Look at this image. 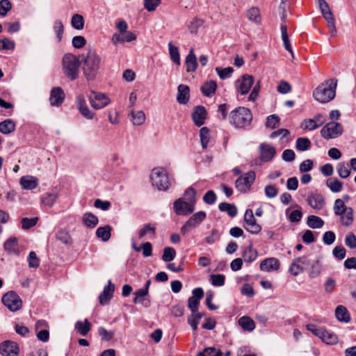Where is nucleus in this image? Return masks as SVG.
Wrapping results in <instances>:
<instances>
[{
	"mask_svg": "<svg viewBox=\"0 0 356 356\" xmlns=\"http://www.w3.org/2000/svg\"><path fill=\"white\" fill-rule=\"evenodd\" d=\"M335 316L340 322L348 323L350 321L348 309L343 305H338L335 309Z\"/></svg>",
	"mask_w": 356,
	"mask_h": 356,
	"instance_id": "29",
	"label": "nucleus"
},
{
	"mask_svg": "<svg viewBox=\"0 0 356 356\" xmlns=\"http://www.w3.org/2000/svg\"><path fill=\"white\" fill-rule=\"evenodd\" d=\"M15 46L14 41L8 38L0 40V51L3 50H13L15 49Z\"/></svg>",
	"mask_w": 356,
	"mask_h": 356,
	"instance_id": "58",
	"label": "nucleus"
},
{
	"mask_svg": "<svg viewBox=\"0 0 356 356\" xmlns=\"http://www.w3.org/2000/svg\"><path fill=\"white\" fill-rule=\"evenodd\" d=\"M312 143L308 138H298L296 142V148L298 151L304 152L311 147Z\"/></svg>",
	"mask_w": 356,
	"mask_h": 356,
	"instance_id": "43",
	"label": "nucleus"
},
{
	"mask_svg": "<svg viewBox=\"0 0 356 356\" xmlns=\"http://www.w3.org/2000/svg\"><path fill=\"white\" fill-rule=\"evenodd\" d=\"M38 220L39 218L38 217L22 218L21 220L22 228L25 230L29 229L37 224Z\"/></svg>",
	"mask_w": 356,
	"mask_h": 356,
	"instance_id": "52",
	"label": "nucleus"
},
{
	"mask_svg": "<svg viewBox=\"0 0 356 356\" xmlns=\"http://www.w3.org/2000/svg\"><path fill=\"white\" fill-rule=\"evenodd\" d=\"M323 16L327 23V26L330 30L331 36L335 35V34L337 33V29H336V26H335L334 18L332 11L330 10L328 13L323 14Z\"/></svg>",
	"mask_w": 356,
	"mask_h": 356,
	"instance_id": "45",
	"label": "nucleus"
},
{
	"mask_svg": "<svg viewBox=\"0 0 356 356\" xmlns=\"http://www.w3.org/2000/svg\"><path fill=\"white\" fill-rule=\"evenodd\" d=\"M337 80L331 79L319 85L313 92L314 99L321 103L331 101L336 95Z\"/></svg>",
	"mask_w": 356,
	"mask_h": 356,
	"instance_id": "3",
	"label": "nucleus"
},
{
	"mask_svg": "<svg viewBox=\"0 0 356 356\" xmlns=\"http://www.w3.org/2000/svg\"><path fill=\"white\" fill-rule=\"evenodd\" d=\"M244 228L253 234H259L261 230L260 225L257 223V220L254 216L252 209H248L245 211L244 215Z\"/></svg>",
	"mask_w": 356,
	"mask_h": 356,
	"instance_id": "12",
	"label": "nucleus"
},
{
	"mask_svg": "<svg viewBox=\"0 0 356 356\" xmlns=\"http://www.w3.org/2000/svg\"><path fill=\"white\" fill-rule=\"evenodd\" d=\"M57 199V195L55 193H47L44 195L42 198V202L48 207H51Z\"/></svg>",
	"mask_w": 356,
	"mask_h": 356,
	"instance_id": "60",
	"label": "nucleus"
},
{
	"mask_svg": "<svg viewBox=\"0 0 356 356\" xmlns=\"http://www.w3.org/2000/svg\"><path fill=\"white\" fill-rule=\"evenodd\" d=\"M229 122L237 129H245L252 120L250 109L239 106L231 111L229 116Z\"/></svg>",
	"mask_w": 356,
	"mask_h": 356,
	"instance_id": "4",
	"label": "nucleus"
},
{
	"mask_svg": "<svg viewBox=\"0 0 356 356\" xmlns=\"http://www.w3.org/2000/svg\"><path fill=\"white\" fill-rule=\"evenodd\" d=\"M209 129L204 127L200 130L201 145L203 149H206L209 141Z\"/></svg>",
	"mask_w": 356,
	"mask_h": 356,
	"instance_id": "53",
	"label": "nucleus"
},
{
	"mask_svg": "<svg viewBox=\"0 0 356 356\" xmlns=\"http://www.w3.org/2000/svg\"><path fill=\"white\" fill-rule=\"evenodd\" d=\"M19 184L24 190H33L38 187V179L33 176H23L19 179Z\"/></svg>",
	"mask_w": 356,
	"mask_h": 356,
	"instance_id": "25",
	"label": "nucleus"
},
{
	"mask_svg": "<svg viewBox=\"0 0 356 356\" xmlns=\"http://www.w3.org/2000/svg\"><path fill=\"white\" fill-rule=\"evenodd\" d=\"M173 210L178 216H187L193 213L195 206L179 197L173 202Z\"/></svg>",
	"mask_w": 356,
	"mask_h": 356,
	"instance_id": "13",
	"label": "nucleus"
},
{
	"mask_svg": "<svg viewBox=\"0 0 356 356\" xmlns=\"http://www.w3.org/2000/svg\"><path fill=\"white\" fill-rule=\"evenodd\" d=\"M83 224L89 228H94L98 224V218L92 213H86L83 216Z\"/></svg>",
	"mask_w": 356,
	"mask_h": 356,
	"instance_id": "38",
	"label": "nucleus"
},
{
	"mask_svg": "<svg viewBox=\"0 0 356 356\" xmlns=\"http://www.w3.org/2000/svg\"><path fill=\"white\" fill-rule=\"evenodd\" d=\"M76 107L80 113L87 120H92L95 116V113L91 111L86 103L83 95H79L76 98Z\"/></svg>",
	"mask_w": 356,
	"mask_h": 356,
	"instance_id": "17",
	"label": "nucleus"
},
{
	"mask_svg": "<svg viewBox=\"0 0 356 356\" xmlns=\"http://www.w3.org/2000/svg\"><path fill=\"white\" fill-rule=\"evenodd\" d=\"M72 26L76 30H81L84 27L83 17L79 14H74L71 19Z\"/></svg>",
	"mask_w": 356,
	"mask_h": 356,
	"instance_id": "48",
	"label": "nucleus"
},
{
	"mask_svg": "<svg viewBox=\"0 0 356 356\" xmlns=\"http://www.w3.org/2000/svg\"><path fill=\"white\" fill-rule=\"evenodd\" d=\"M247 18L255 22L256 24H259L261 22V15L259 9L257 7H252L248 9L246 12Z\"/></svg>",
	"mask_w": 356,
	"mask_h": 356,
	"instance_id": "39",
	"label": "nucleus"
},
{
	"mask_svg": "<svg viewBox=\"0 0 356 356\" xmlns=\"http://www.w3.org/2000/svg\"><path fill=\"white\" fill-rule=\"evenodd\" d=\"M216 71L221 79H225L232 75L234 70L232 67H228L223 69L216 67Z\"/></svg>",
	"mask_w": 356,
	"mask_h": 356,
	"instance_id": "57",
	"label": "nucleus"
},
{
	"mask_svg": "<svg viewBox=\"0 0 356 356\" xmlns=\"http://www.w3.org/2000/svg\"><path fill=\"white\" fill-rule=\"evenodd\" d=\"M103 64L102 56L95 49H88L82 58V70L85 79L88 81L95 80Z\"/></svg>",
	"mask_w": 356,
	"mask_h": 356,
	"instance_id": "1",
	"label": "nucleus"
},
{
	"mask_svg": "<svg viewBox=\"0 0 356 356\" xmlns=\"http://www.w3.org/2000/svg\"><path fill=\"white\" fill-rule=\"evenodd\" d=\"M2 302L11 312L18 311L22 305L20 297L15 291H9L2 297Z\"/></svg>",
	"mask_w": 356,
	"mask_h": 356,
	"instance_id": "9",
	"label": "nucleus"
},
{
	"mask_svg": "<svg viewBox=\"0 0 356 356\" xmlns=\"http://www.w3.org/2000/svg\"><path fill=\"white\" fill-rule=\"evenodd\" d=\"M169 54L172 61L177 65H180V54L179 48L174 46L172 42L168 43Z\"/></svg>",
	"mask_w": 356,
	"mask_h": 356,
	"instance_id": "44",
	"label": "nucleus"
},
{
	"mask_svg": "<svg viewBox=\"0 0 356 356\" xmlns=\"http://www.w3.org/2000/svg\"><path fill=\"white\" fill-rule=\"evenodd\" d=\"M91 106L96 110L106 107L110 103V99L104 94L92 90L88 96Z\"/></svg>",
	"mask_w": 356,
	"mask_h": 356,
	"instance_id": "11",
	"label": "nucleus"
},
{
	"mask_svg": "<svg viewBox=\"0 0 356 356\" xmlns=\"http://www.w3.org/2000/svg\"><path fill=\"white\" fill-rule=\"evenodd\" d=\"M204 24V20L199 18H195L188 25V29L191 33H196L198 29Z\"/></svg>",
	"mask_w": 356,
	"mask_h": 356,
	"instance_id": "59",
	"label": "nucleus"
},
{
	"mask_svg": "<svg viewBox=\"0 0 356 356\" xmlns=\"http://www.w3.org/2000/svg\"><path fill=\"white\" fill-rule=\"evenodd\" d=\"M176 256V251L173 248L166 247L163 250L162 259L164 261L169 262L172 261Z\"/></svg>",
	"mask_w": 356,
	"mask_h": 356,
	"instance_id": "54",
	"label": "nucleus"
},
{
	"mask_svg": "<svg viewBox=\"0 0 356 356\" xmlns=\"http://www.w3.org/2000/svg\"><path fill=\"white\" fill-rule=\"evenodd\" d=\"M65 93L60 87L53 88L51 90L49 101L52 106H58L64 101Z\"/></svg>",
	"mask_w": 356,
	"mask_h": 356,
	"instance_id": "20",
	"label": "nucleus"
},
{
	"mask_svg": "<svg viewBox=\"0 0 356 356\" xmlns=\"http://www.w3.org/2000/svg\"><path fill=\"white\" fill-rule=\"evenodd\" d=\"M349 199L348 195H344L343 200H335L333 207L334 215L340 216V222L345 227L351 225L354 220L353 209L345 205V202H348Z\"/></svg>",
	"mask_w": 356,
	"mask_h": 356,
	"instance_id": "2",
	"label": "nucleus"
},
{
	"mask_svg": "<svg viewBox=\"0 0 356 356\" xmlns=\"http://www.w3.org/2000/svg\"><path fill=\"white\" fill-rule=\"evenodd\" d=\"M323 334L321 335V340L326 343L327 344L334 345L338 342L337 336L333 332H329L326 330L325 328L323 329Z\"/></svg>",
	"mask_w": 356,
	"mask_h": 356,
	"instance_id": "42",
	"label": "nucleus"
},
{
	"mask_svg": "<svg viewBox=\"0 0 356 356\" xmlns=\"http://www.w3.org/2000/svg\"><path fill=\"white\" fill-rule=\"evenodd\" d=\"M115 291V286L112 284L111 281L109 280L108 285L104 286L103 291L99 296V303L102 305L107 304L112 298Z\"/></svg>",
	"mask_w": 356,
	"mask_h": 356,
	"instance_id": "21",
	"label": "nucleus"
},
{
	"mask_svg": "<svg viewBox=\"0 0 356 356\" xmlns=\"http://www.w3.org/2000/svg\"><path fill=\"white\" fill-rule=\"evenodd\" d=\"M310 268L308 272L310 278L317 277L321 273L322 266L319 259L311 261Z\"/></svg>",
	"mask_w": 356,
	"mask_h": 356,
	"instance_id": "30",
	"label": "nucleus"
},
{
	"mask_svg": "<svg viewBox=\"0 0 356 356\" xmlns=\"http://www.w3.org/2000/svg\"><path fill=\"white\" fill-rule=\"evenodd\" d=\"M259 159L263 162L270 161L276 154L275 148L270 144L263 143L259 147Z\"/></svg>",
	"mask_w": 356,
	"mask_h": 356,
	"instance_id": "16",
	"label": "nucleus"
},
{
	"mask_svg": "<svg viewBox=\"0 0 356 356\" xmlns=\"http://www.w3.org/2000/svg\"><path fill=\"white\" fill-rule=\"evenodd\" d=\"M257 256L258 253L257 250L252 248V246L246 248L243 253L244 261L248 263L254 261L257 259Z\"/></svg>",
	"mask_w": 356,
	"mask_h": 356,
	"instance_id": "46",
	"label": "nucleus"
},
{
	"mask_svg": "<svg viewBox=\"0 0 356 356\" xmlns=\"http://www.w3.org/2000/svg\"><path fill=\"white\" fill-rule=\"evenodd\" d=\"M311 264V260L307 256L295 258L289 266V271L294 276L303 273Z\"/></svg>",
	"mask_w": 356,
	"mask_h": 356,
	"instance_id": "10",
	"label": "nucleus"
},
{
	"mask_svg": "<svg viewBox=\"0 0 356 356\" xmlns=\"http://www.w3.org/2000/svg\"><path fill=\"white\" fill-rule=\"evenodd\" d=\"M343 132V126L337 122L327 123L321 130V136L325 140L336 138Z\"/></svg>",
	"mask_w": 356,
	"mask_h": 356,
	"instance_id": "8",
	"label": "nucleus"
},
{
	"mask_svg": "<svg viewBox=\"0 0 356 356\" xmlns=\"http://www.w3.org/2000/svg\"><path fill=\"white\" fill-rule=\"evenodd\" d=\"M307 202L313 209L321 210L325 205V199L321 194L314 193L308 196Z\"/></svg>",
	"mask_w": 356,
	"mask_h": 356,
	"instance_id": "24",
	"label": "nucleus"
},
{
	"mask_svg": "<svg viewBox=\"0 0 356 356\" xmlns=\"http://www.w3.org/2000/svg\"><path fill=\"white\" fill-rule=\"evenodd\" d=\"M74 327L81 335L86 336L90 330L91 325L88 319H85L84 322L78 321Z\"/></svg>",
	"mask_w": 356,
	"mask_h": 356,
	"instance_id": "37",
	"label": "nucleus"
},
{
	"mask_svg": "<svg viewBox=\"0 0 356 356\" xmlns=\"http://www.w3.org/2000/svg\"><path fill=\"white\" fill-rule=\"evenodd\" d=\"M280 118L277 115H270L267 118L266 126L273 129L278 126Z\"/></svg>",
	"mask_w": 356,
	"mask_h": 356,
	"instance_id": "62",
	"label": "nucleus"
},
{
	"mask_svg": "<svg viewBox=\"0 0 356 356\" xmlns=\"http://www.w3.org/2000/svg\"><path fill=\"white\" fill-rule=\"evenodd\" d=\"M80 60L72 54H66L63 58V70L65 75L71 81L79 77Z\"/></svg>",
	"mask_w": 356,
	"mask_h": 356,
	"instance_id": "5",
	"label": "nucleus"
},
{
	"mask_svg": "<svg viewBox=\"0 0 356 356\" xmlns=\"http://www.w3.org/2000/svg\"><path fill=\"white\" fill-rule=\"evenodd\" d=\"M131 121L134 125H141L145 120V115L142 111H131Z\"/></svg>",
	"mask_w": 356,
	"mask_h": 356,
	"instance_id": "49",
	"label": "nucleus"
},
{
	"mask_svg": "<svg viewBox=\"0 0 356 356\" xmlns=\"http://www.w3.org/2000/svg\"><path fill=\"white\" fill-rule=\"evenodd\" d=\"M225 276L222 274L211 275V284L215 286H222L225 284Z\"/></svg>",
	"mask_w": 356,
	"mask_h": 356,
	"instance_id": "61",
	"label": "nucleus"
},
{
	"mask_svg": "<svg viewBox=\"0 0 356 356\" xmlns=\"http://www.w3.org/2000/svg\"><path fill=\"white\" fill-rule=\"evenodd\" d=\"M15 129V123L13 120L7 119L0 122V132L9 134Z\"/></svg>",
	"mask_w": 356,
	"mask_h": 356,
	"instance_id": "32",
	"label": "nucleus"
},
{
	"mask_svg": "<svg viewBox=\"0 0 356 356\" xmlns=\"http://www.w3.org/2000/svg\"><path fill=\"white\" fill-rule=\"evenodd\" d=\"M222 353L220 350H216L213 347H209L200 352L196 356H222Z\"/></svg>",
	"mask_w": 356,
	"mask_h": 356,
	"instance_id": "56",
	"label": "nucleus"
},
{
	"mask_svg": "<svg viewBox=\"0 0 356 356\" xmlns=\"http://www.w3.org/2000/svg\"><path fill=\"white\" fill-rule=\"evenodd\" d=\"M216 199V195L212 190L208 191L203 196V201L209 205L213 204Z\"/></svg>",
	"mask_w": 356,
	"mask_h": 356,
	"instance_id": "63",
	"label": "nucleus"
},
{
	"mask_svg": "<svg viewBox=\"0 0 356 356\" xmlns=\"http://www.w3.org/2000/svg\"><path fill=\"white\" fill-rule=\"evenodd\" d=\"M280 263L275 257L267 258L263 260L260 264V269L262 271L270 272L277 270L280 268Z\"/></svg>",
	"mask_w": 356,
	"mask_h": 356,
	"instance_id": "22",
	"label": "nucleus"
},
{
	"mask_svg": "<svg viewBox=\"0 0 356 356\" xmlns=\"http://www.w3.org/2000/svg\"><path fill=\"white\" fill-rule=\"evenodd\" d=\"M3 248L9 254L18 256L20 254L18 240L16 237H10L8 238L3 244Z\"/></svg>",
	"mask_w": 356,
	"mask_h": 356,
	"instance_id": "23",
	"label": "nucleus"
},
{
	"mask_svg": "<svg viewBox=\"0 0 356 356\" xmlns=\"http://www.w3.org/2000/svg\"><path fill=\"white\" fill-rule=\"evenodd\" d=\"M111 227L106 225L104 227H99L96 230V235L100 238L104 242L108 241L111 238Z\"/></svg>",
	"mask_w": 356,
	"mask_h": 356,
	"instance_id": "35",
	"label": "nucleus"
},
{
	"mask_svg": "<svg viewBox=\"0 0 356 356\" xmlns=\"http://www.w3.org/2000/svg\"><path fill=\"white\" fill-rule=\"evenodd\" d=\"M19 348L17 343L6 341L0 344V353L3 356H17Z\"/></svg>",
	"mask_w": 356,
	"mask_h": 356,
	"instance_id": "18",
	"label": "nucleus"
},
{
	"mask_svg": "<svg viewBox=\"0 0 356 356\" xmlns=\"http://www.w3.org/2000/svg\"><path fill=\"white\" fill-rule=\"evenodd\" d=\"M190 97V88L188 86L180 84L177 88V101L180 104H186Z\"/></svg>",
	"mask_w": 356,
	"mask_h": 356,
	"instance_id": "26",
	"label": "nucleus"
},
{
	"mask_svg": "<svg viewBox=\"0 0 356 356\" xmlns=\"http://www.w3.org/2000/svg\"><path fill=\"white\" fill-rule=\"evenodd\" d=\"M238 325L245 331L251 332L255 328L254 321L249 316H244L238 319Z\"/></svg>",
	"mask_w": 356,
	"mask_h": 356,
	"instance_id": "31",
	"label": "nucleus"
},
{
	"mask_svg": "<svg viewBox=\"0 0 356 356\" xmlns=\"http://www.w3.org/2000/svg\"><path fill=\"white\" fill-rule=\"evenodd\" d=\"M150 180L152 186L159 191H167L170 185L168 175L163 168H154L150 175Z\"/></svg>",
	"mask_w": 356,
	"mask_h": 356,
	"instance_id": "6",
	"label": "nucleus"
},
{
	"mask_svg": "<svg viewBox=\"0 0 356 356\" xmlns=\"http://www.w3.org/2000/svg\"><path fill=\"white\" fill-rule=\"evenodd\" d=\"M54 31L56 35V39L58 42H60L63 38V34L64 32V26L62 22L59 19H57L54 23Z\"/></svg>",
	"mask_w": 356,
	"mask_h": 356,
	"instance_id": "51",
	"label": "nucleus"
},
{
	"mask_svg": "<svg viewBox=\"0 0 356 356\" xmlns=\"http://www.w3.org/2000/svg\"><path fill=\"white\" fill-rule=\"evenodd\" d=\"M217 89V83L215 81L211 80L206 81L200 88L202 94L206 97L213 96Z\"/></svg>",
	"mask_w": 356,
	"mask_h": 356,
	"instance_id": "28",
	"label": "nucleus"
},
{
	"mask_svg": "<svg viewBox=\"0 0 356 356\" xmlns=\"http://www.w3.org/2000/svg\"><path fill=\"white\" fill-rule=\"evenodd\" d=\"M326 186L333 193H339L341 191L343 183L337 178H329L326 181Z\"/></svg>",
	"mask_w": 356,
	"mask_h": 356,
	"instance_id": "40",
	"label": "nucleus"
},
{
	"mask_svg": "<svg viewBox=\"0 0 356 356\" xmlns=\"http://www.w3.org/2000/svg\"><path fill=\"white\" fill-rule=\"evenodd\" d=\"M218 209L220 211L226 212L230 217H235L237 215V208L234 204L227 202L220 203Z\"/></svg>",
	"mask_w": 356,
	"mask_h": 356,
	"instance_id": "36",
	"label": "nucleus"
},
{
	"mask_svg": "<svg viewBox=\"0 0 356 356\" xmlns=\"http://www.w3.org/2000/svg\"><path fill=\"white\" fill-rule=\"evenodd\" d=\"M207 213L200 211L193 213L188 220L181 227V233L184 235L187 234L191 230L197 228L206 219Z\"/></svg>",
	"mask_w": 356,
	"mask_h": 356,
	"instance_id": "7",
	"label": "nucleus"
},
{
	"mask_svg": "<svg viewBox=\"0 0 356 356\" xmlns=\"http://www.w3.org/2000/svg\"><path fill=\"white\" fill-rule=\"evenodd\" d=\"M185 64L186 71L188 72H193L196 70L197 67V58L194 54V51L191 49L188 54L186 57Z\"/></svg>",
	"mask_w": 356,
	"mask_h": 356,
	"instance_id": "27",
	"label": "nucleus"
},
{
	"mask_svg": "<svg viewBox=\"0 0 356 356\" xmlns=\"http://www.w3.org/2000/svg\"><path fill=\"white\" fill-rule=\"evenodd\" d=\"M181 198H184L185 201L191 203L193 206L196 203V191L193 187L188 188Z\"/></svg>",
	"mask_w": 356,
	"mask_h": 356,
	"instance_id": "50",
	"label": "nucleus"
},
{
	"mask_svg": "<svg viewBox=\"0 0 356 356\" xmlns=\"http://www.w3.org/2000/svg\"><path fill=\"white\" fill-rule=\"evenodd\" d=\"M255 180V172L250 171L238 177L236 181V188L241 192H246Z\"/></svg>",
	"mask_w": 356,
	"mask_h": 356,
	"instance_id": "15",
	"label": "nucleus"
},
{
	"mask_svg": "<svg viewBox=\"0 0 356 356\" xmlns=\"http://www.w3.org/2000/svg\"><path fill=\"white\" fill-rule=\"evenodd\" d=\"M345 244L350 249L356 248V236L353 233H349L345 238Z\"/></svg>",
	"mask_w": 356,
	"mask_h": 356,
	"instance_id": "64",
	"label": "nucleus"
},
{
	"mask_svg": "<svg viewBox=\"0 0 356 356\" xmlns=\"http://www.w3.org/2000/svg\"><path fill=\"white\" fill-rule=\"evenodd\" d=\"M280 29L282 34V40L283 41L284 48L287 51H289L291 54L292 56H293L292 47L287 33V26L286 24H282Z\"/></svg>",
	"mask_w": 356,
	"mask_h": 356,
	"instance_id": "33",
	"label": "nucleus"
},
{
	"mask_svg": "<svg viewBox=\"0 0 356 356\" xmlns=\"http://www.w3.org/2000/svg\"><path fill=\"white\" fill-rule=\"evenodd\" d=\"M254 76L250 74H243L235 83L238 92L244 95L248 94L254 83Z\"/></svg>",
	"mask_w": 356,
	"mask_h": 356,
	"instance_id": "14",
	"label": "nucleus"
},
{
	"mask_svg": "<svg viewBox=\"0 0 356 356\" xmlns=\"http://www.w3.org/2000/svg\"><path fill=\"white\" fill-rule=\"evenodd\" d=\"M207 116V111L203 106H196L192 113V119L197 127H201L204 124Z\"/></svg>",
	"mask_w": 356,
	"mask_h": 356,
	"instance_id": "19",
	"label": "nucleus"
},
{
	"mask_svg": "<svg viewBox=\"0 0 356 356\" xmlns=\"http://www.w3.org/2000/svg\"><path fill=\"white\" fill-rule=\"evenodd\" d=\"M337 170L339 176L342 179L348 178L351 173L348 165L344 162L337 164Z\"/></svg>",
	"mask_w": 356,
	"mask_h": 356,
	"instance_id": "47",
	"label": "nucleus"
},
{
	"mask_svg": "<svg viewBox=\"0 0 356 356\" xmlns=\"http://www.w3.org/2000/svg\"><path fill=\"white\" fill-rule=\"evenodd\" d=\"M307 225L312 229L321 228L324 225V221L318 216L311 215L307 217Z\"/></svg>",
	"mask_w": 356,
	"mask_h": 356,
	"instance_id": "41",
	"label": "nucleus"
},
{
	"mask_svg": "<svg viewBox=\"0 0 356 356\" xmlns=\"http://www.w3.org/2000/svg\"><path fill=\"white\" fill-rule=\"evenodd\" d=\"M146 235L154 237L156 235V227L154 225L148 223L144 226L138 232V238H143Z\"/></svg>",
	"mask_w": 356,
	"mask_h": 356,
	"instance_id": "34",
	"label": "nucleus"
},
{
	"mask_svg": "<svg viewBox=\"0 0 356 356\" xmlns=\"http://www.w3.org/2000/svg\"><path fill=\"white\" fill-rule=\"evenodd\" d=\"M27 261L29 268H38L40 264V259L37 257L36 253L33 251L29 252Z\"/></svg>",
	"mask_w": 356,
	"mask_h": 356,
	"instance_id": "55",
	"label": "nucleus"
}]
</instances>
